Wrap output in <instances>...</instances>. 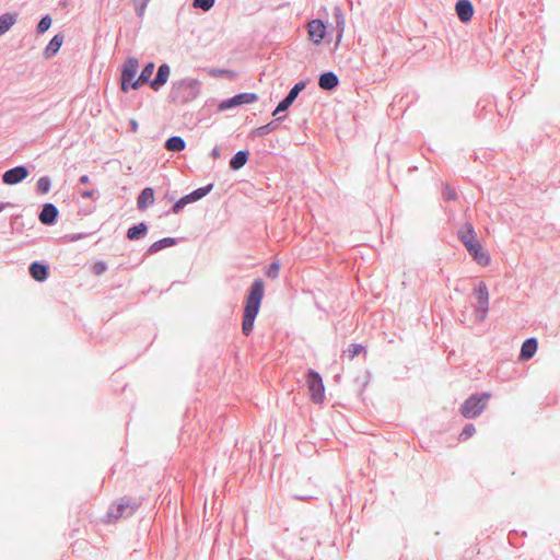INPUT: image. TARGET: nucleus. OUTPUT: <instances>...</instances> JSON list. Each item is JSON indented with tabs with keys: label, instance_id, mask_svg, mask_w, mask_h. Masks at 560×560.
<instances>
[{
	"label": "nucleus",
	"instance_id": "obj_30",
	"mask_svg": "<svg viewBox=\"0 0 560 560\" xmlns=\"http://www.w3.org/2000/svg\"><path fill=\"white\" fill-rule=\"evenodd\" d=\"M326 387H308L310 398L314 404L323 405L326 398Z\"/></svg>",
	"mask_w": 560,
	"mask_h": 560
},
{
	"label": "nucleus",
	"instance_id": "obj_27",
	"mask_svg": "<svg viewBox=\"0 0 560 560\" xmlns=\"http://www.w3.org/2000/svg\"><path fill=\"white\" fill-rule=\"evenodd\" d=\"M176 244H177V240L176 238L170 237V236L168 237H163V238L154 242L153 244H151L150 247L147 250V254L148 255H152V254H155V253L160 252L163 248L171 247V246H174Z\"/></svg>",
	"mask_w": 560,
	"mask_h": 560
},
{
	"label": "nucleus",
	"instance_id": "obj_12",
	"mask_svg": "<svg viewBox=\"0 0 560 560\" xmlns=\"http://www.w3.org/2000/svg\"><path fill=\"white\" fill-rule=\"evenodd\" d=\"M58 218L59 210L54 203L46 202L42 206V210L38 213V220L42 224L51 226L57 223Z\"/></svg>",
	"mask_w": 560,
	"mask_h": 560
},
{
	"label": "nucleus",
	"instance_id": "obj_48",
	"mask_svg": "<svg viewBox=\"0 0 560 560\" xmlns=\"http://www.w3.org/2000/svg\"><path fill=\"white\" fill-rule=\"evenodd\" d=\"M4 208H5V203L0 202V212H1V211H3V210H4Z\"/></svg>",
	"mask_w": 560,
	"mask_h": 560
},
{
	"label": "nucleus",
	"instance_id": "obj_33",
	"mask_svg": "<svg viewBox=\"0 0 560 560\" xmlns=\"http://www.w3.org/2000/svg\"><path fill=\"white\" fill-rule=\"evenodd\" d=\"M51 23H52L51 16L49 14L44 15L39 20V22H38V24L36 26V32L38 34H44L51 26Z\"/></svg>",
	"mask_w": 560,
	"mask_h": 560
},
{
	"label": "nucleus",
	"instance_id": "obj_28",
	"mask_svg": "<svg viewBox=\"0 0 560 560\" xmlns=\"http://www.w3.org/2000/svg\"><path fill=\"white\" fill-rule=\"evenodd\" d=\"M164 148L170 152H182L186 149V142L179 136H172L166 139Z\"/></svg>",
	"mask_w": 560,
	"mask_h": 560
},
{
	"label": "nucleus",
	"instance_id": "obj_39",
	"mask_svg": "<svg viewBox=\"0 0 560 560\" xmlns=\"http://www.w3.org/2000/svg\"><path fill=\"white\" fill-rule=\"evenodd\" d=\"M442 195L446 201H454L457 199L456 190L447 184L444 186Z\"/></svg>",
	"mask_w": 560,
	"mask_h": 560
},
{
	"label": "nucleus",
	"instance_id": "obj_45",
	"mask_svg": "<svg viewBox=\"0 0 560 560\" xmlns=\"http://www.w3.org/2000/svg\"><path fill=\"white\" fill-rule=\"evenodd\" d=\"M129 127L132 132H136L138 130V122L136 119L129 120Z\"/></svg>",
	"mask_w": 560,
	"mask_h": 560
},
{
	"label": "nucleus",
	"instance_id": "obj_20",
	"mask_svg": "<svg viewBox=\"0 0 560 560\" xmlns=\"http://www.w3.org/2000/svg\"><path fill=\"white\" fill-rule=\"evenodd\" d=\"M154 202V189L152 187H145L141 190L137 198V208L140 211L145 210L149 206Z\"/></svg>",
	"mask_w": 560,
	"mask_h": 560
},
{
	"label": "nucleus",
	"instance_id": "obj_15",
	"mask_svg": "<svg viewBox=\"0 0 560 560\" xmlns=\"http://www.w3.org/2000/svg\"><path fill=\"white\" fill-rule=\"evenodd\" d=\"M171 74V68L167 63L159 66L156 74L152 81H150V88L153 91H160L162 86L166 84Z\"/></svg>",
	"mask_w": 560,
	"mask_h": 560
},
{
	"label": "nucleus",
	"instance_id": "obj_47",
	"mask_svg": "<svg viewBox=\"0 0 560 560\" xmlns=\"http://www.w3.org/2000/svg\"><path fill=\"white\" fill-rule=\"evenodd\" d=\"M478 110H485L487 108V105H482L480 103L477 104Z\"/></svg>",
	"mask_w": 560,
	"mask_h": 560
},
{
	"label": "nucleus",
	"instance_id": "obj_40",
	"mask_svg": "<svg viewBox=\"0 0 560 560\" xmlns=\"http://www.w3.org/2000/svg\"><path fill=\"white\" fill-rule=\"evenodd\" d=\"M106 270H107V264L105 261H102V260L96 261L92 266V271L96 276H100V275L104 273Z\"/></svg>",
	"mask_w": 560,
	"mask_h": 560
},
{
	"label": "nucleus",
	"instance_id": "obj_37",
	"mask_svg": "<svg viewBox=\"0 0 560 560\" xmlns=\"http://www.w3.org/2000/svg\"><path fill=\"white\" fill-rule=\"evenodd\" d=\"M279 270H280V262L273 261L268 266L265 273L270 279H277L279 277Z\"/></svg>",
	"mask_w": 560,
	"mask_h": 560
},
{
	"label": "nucleus",
	"instance_id": "obj_31",
	"mask_svg": "<svg viewBox=\"0 0 560 560\" xmlns=\"http://www.w3.org/2000/svg\"><path fill=\"white\" fill-rule=\"evenodd\" d=\"M51 188V179L49 176L45 175L39 177L36 183V191L40 195H46L50 191Z\"/></svg>",
	"mask_w": 560,
	"mask_h": 560
},
{
	"label": "nucleus",
	"instance_id": "obj_22",
	"mask_svg": "<svg viewBox=\"0 0 560 560\" xmlns=\"http://www.w3.org/2000/svg\"><path fill=\"white\" fill-rule=\"evenodd\" d=\"M538 349V342L537 339L534 337L525 339V341L522 343L520 358L522 360H529L534 357Z\"/></svg>",
	"mask_w": 560,
	"mask_h": 560
},
{
	"label": "nucleus",
	"instance_id": "obj_5",
	"mask_svg": "<svg viewBox=\"0 0 560 560\" xmlns=\"http://www.w3.org/2000/svg\"><path fill=\"white\" fill-rule=\"evenodd\" d=\"M139 68L138 59L129 57L121 67L120 90L127 93L130 89L135 90L136 74Z\"/></svg>",
	"mask_w": 560,
	"mask_h": 560
},
{
	"label": "nucleus",
	"instance_id": "obj_25",
	"mask_svg": "<svg viewBox=\"0 0 560 560\" xmlns=\"http://www.w3.org/2000/svg\"><path fill=\"white\" fill-rule=\"evenodd\" d=\"M148 233V225L145 222H140L138 224H135L130 226L127 230L126 236L130 241L140 240L145 236Z\"/></svg>",
	"mask_w": 560,
	"mask_h": 560
},
{
	"label": "nucleus",
	"instance_id": "obj_41",
	"mask_svg": "<svg viewBox=\"0 0 560 560\" xmlns=\"http://www.w3.org/2000/svg\"><path fill=\"white\" fill-rule=\"evenodd\" d=\"M90 234L88 233H73L66 235V238H68L70 242H77L79 240L85 238Z\"/></svg>",
	"mask_w": 560,
	"mask_h": 560
},
{
	"label": "nucleus",
	"instance_id": "obj_21",
	"mask_svg": "<svg viewBox=\"0 0 560 560\" xmlns=\"http://www.w3.org/2000/svg\"><path fill=\"white\" fill-rule=\"evenodd\" d=\"M155 65L150 61L145 63L140 72V75L135 81V90H138L141 85L148 83L150 85L151 77L154 72Z\"/></svg>",
	"mask_w": 560,
	"mask_h": 560
},
{
	"label": "nucleus",
	"instance_id": "obj_10",
	"mask_svg": "<svg viewBox=\"0 0 560 560\" xmlns=\"http://www.w3.org/2000/svg\"><path fill=\"white\" fill-rule=\"evenodd\" d=\"M30 175V170L25 165H18L9 168L2 174V183L9 186L22 183Z\"/></svg>",
	"mask_w": 560,
	"mask_h": 560
},
{
	"label": "nucleus",
	"instance_id": "obj_16",
	"mask_svg": "<svg viewBox=\"0 0 560 560\" xmlns=\"http://www.w3.org/2000/svg\"><path fill=\"white\" fill-rule=\"evenodd\" d=\"M28 271H30L31 277L34 280H36L38 282H43L49 276V266L45 262L35 260V261L31 262V265L28 267Z\"/></svg>",
	"mask_w": 560,
	"mask_h": 560
},
{
	"label": "nucleus",
	"instance_id": "obj_4",
	"mask_svg": "<svg viewBox=\"0 0 560 560\" xmlns=\"http://www.w3.org/2000/svg\"><path fill=\"white\" fill-rule=\"evenodd\" d=\"M491 394L488 392L471 394L459 407L460 415L466 419H475L481 415L489 404Z\"/></svg>",
	"mask_w": 560,
	"mask_h": 560
},
{
	"label": "nucleus",
	"instance_id": "obj_9",
	"mask_svg": "<svg viewBox=\"0 0 560 560\" xmlns=\"http://www.w3.org/2000/svg\"><path fill=\"white\" fill-rule=\"evenodd\" d=\"M306 83L300 81L295 83L288 94L278 103L277 107L272 112V116H277L279 113L287 110L298 98L299 94L305 89Z\"/></svg>",
	"mask_w": 560,
	"mask_h": 560
},
{
	"label": "nucleus",
	"instance_id": "obj_13",
	"mask_svg": "<svg viewBox=\"0 0 560 560\" xmlns=\"http://www.w3.org/2000/svg\"><path fill=\"white\" fill-rule=\"evenodd\" d=\"M455 11L458 20L463 23L470 22L475 13V9L470 0H457L455 3Z\"/></svg>",
	"mask_w": 560,
	"mask_h": 560
},
{
	"label": "nucleus",
	"instance_id": "obj_7",
	"mask_svg": "<svg viewBox=\"0 0 560 560\" xmlns=\"http://www.w3.org/2000/svg\"><path fill=\"white\" fill-rule=\"evenodd\" d=\"M213 184H208L203 187H199L195 190H192L191 192L180 197L177 201L174 202V205L172 206V212L174 213H178L180 212L185 206H187L188 203H192V202H196L200 199H202L203 197H206L212 189H213Z\"/></svg>",
	"mask_w": 560,
	"mask_h": 560
},
{
	"label": "nucleus",
	"instance_id": "obj_3",
	"mask_svg": "<svg viewBox=\"0 0 560 560\" xmlns=\"http://www.w3.org/2000/svg\"><path fill=\"white\" fill-rule=\"evenodd\" d=\"M142 503L143 499L141 497L124 495L108 506L104 522L113 524L119 518L129 517L136 513Z\"/></svg>",
	"mask_w": 560,
	"mask_h": 560
},
{
	"label": "nucleus",
	"instance_id": "obj_17",
	"mask_svg": "<svg viewBox=\"0 0 560 560\" xmlns=\"http://www.w3.org/2000/svg\"><path fill=\"white\" fill-rule=\"evenodd\" d=\"M457 236L465 247L468 246L469 243L472 244L478 241L474 225L470 222H466L458 229Z\"/></svg>",
	"mask_w": 560,
	"mask_h": 560
},
{
	"label": "nucleus",
	"instance_id": "obj_35",
	"mask_svg": "<svg viewBox=\"0 0 560 560\" xmlns=\"http://www.w3.org/2000/svg\"><path fill=\"white\" fill-rule=\"evenodd\" d=\"M135 5L137 16L142 18L150 0H131Z\"/></svg>",
	"mask_w": 560,
	"mask_h": 560
},
{
	"label": "nucleus",
	"instance_id": "obj_23",
	"mask_svg": "<svg viewBox=\"0 0 560 560\" xmlns=\"http://www.w3.org/2000/svg\"><path fill=\"white\" fill-rule=\"evenodd\" d=\"M332 18L335 21V28L337 31L336 38L340 42L346 27V20L342 10L339 7H335L332 11Z\"/></svg>",
	"mask_w": 560,
	"mask_h": 560
},
{
	"label": "nucleus",
	"instance_id": "obj_38",
	"mask_svg": "<svg viewBox=\"0 0 560 560\" xmlns=\"http://www.w3.org/2000/svg\"><path fill=\"white\" fill-rule=\"evenodd\" d=\"M364 350V347L361 343H351L347 349L348 357L350 359L355 358Z\"/></svg>",
	"mask_w": 560,
	"mask_h": 560
},
{
	"label": "nucleus",
	"instance_id": "obj_26",
	"mask_svg": "<svg viewBox=\"0 0 560 560\" xmlns=\"http://www.w3.org/2000/svg\"><path fill=\"white\" fill-rule=\"evenodd\" d=\"M249 151L241 150L236 152L230 160V168L233 171L241 170L248 161Z\"/></svg>",
	"mask_w": 560,
	"mask_h": 560
},
{
	"label": "nucleus",
	"instance_id": "obj_24",
	"mask_svg": "<svg viewBox=\"0 0 560 560\" xmlns=\"http://www.w3.org/2000/svg\"><path fill=\"white\" fill-rule=\"evenodd\" d=\"M63 35L61 33L56 34L47 44L44 55L46 58H51L59 51L62 43H63Z\"/></svg>",
	"mask_w": 560,
	"mask_h": 560
},
{
	"label": "nucleus",
	"instance_id": "obj_34",
	"mask_svg": "<svg viewBox=\"0 0 560 560\" xmlns=\"http://www.w3.org/2000/svg\"><path fill=\"white\" fill-rule=\"evenodd\" d=\"M476 432V428L472 423H466L463 428L462 432L459 433V441H467L469 438H471Z\"/></svg>",
	"mask_w": 560,
	"mask_h": 560
},
{
	"label": "nucleus",
	"instance_id": "obj_43",
	"mask_svg": "<svg viewBox=\"0 0 560 560\" xmlns=\"http://www.w3.org/2000/svg\"><path fill=\"white\" fill-rule=\"evenodd\" d=\"M210 73L213 77H220V75H223V74H226V73H231L232 75H234L233 72H231L229 70H225V69H214Z\"/></svg>",
	"mask_w": 560,
	"mask_h": 560
},
{
	"label": "nucleus",
	"instance_id": "obj_2",
	"mask_svg": "<svg viewBox=\"0 0 560 560\" xmlns=\"http://www.w3.org/2000/svg\"><path fill=\"white\" fill-rule=\"evenodd\" d=\"M200 91L201 82L198 79L185 78L172 83L168 98L176 104H187L195 101Z\"/></svg>",
	"mask_w": 560,
	"mask_h": 560
},
{
	"label": "nucleus",
	"instance_id": "obj_36",
	"mask_svg": "<svg viewBox=\"0 0 560 560\" xmlns=\"http://www.w3.org/2000/svg\"><path fill=\"white\" fill-rule=\"evenodd\" d=\"M214 2L215 0H194L192 5L207 12L213 8Z\"/></svg>",
	"mask_w": 560,
	"mask_h": 560
},
{
	"label": "nucleus",
	"instance_id": "obj_6",
	"mask_svg": "<svg viewBox=\"0 0 560 560\" xmlns=\"http://www.w3.org/2000/svg\"><path fill=\"white\" fill-rule=\"evenodd\" d=\"M474 294L477 298V304L475 306L476 319L483 322L489 311V291L483 281H480L475 287Z\"/></svg>",
	"mask_w": 560,
	"mask_h": 560
},
{
	"label": "nucleus",
	"instance_id": "obj_44",
	"mask_svg": "<svg viewBox=\"0 0 560 560\" xmlns=\"http://www.w3.org/2000/svg\"><path fill=\"white\" fill-rule=\"evenodd\" d=\"M210 155H211L213 159H218V158H220V155H221L220 148H219L218 145H215V147L211 150Z\"/></svg>",
	"mask_w": 560,
	"mask_h": 560
},
{
	"label": "nucleus",
	"instance_id": "obj_46",
	"mask_svg": "<svg viewBox=\"0 0 560 560\" xmlns=\"http://www.w3.org/2000/svg\"><path fill=\"white\" fill-rule=\"evenodd\" d=\"M79 182L81 184H88L90 182V177L89 175H82L80 178H79Z\"/></svg>",
	"mask_w": 560,
	"mask_h": 560
},
{
	"label": "nucleus",
	"instance_id": "obj_8",
	"mask_svg": "<svg viewBox=\"0 0 560 560\" xmlns=\"http://www.w3.org/2000/svg\"><path fill=\"white\" fill-rule=\"evenodd\" d=\"M256 101H258V95L256 93L242 92L220 102L218 109L220 112H224L241 105L255 103Z\"/></svg>",
	"mask_w": 560,
	"mask_h": 560
},
{
	"label": "nucleus",
	"instance_id": "obj_29",
	"mask_svg": "<svg viewBox=\"0 0 560 560\" xmlns=\"http://www.w3.org/2000/svg\"><path fill=\"white\" fill-rule=\"evenodd\" d=\"M16 13H4L0 15V36L5 34L16 22Z\"/></svg>",
	"mask_w": 560,
	"mask_h": 560
},
{
	"label": "nucleus",
	"instance_id": "obj_1",
	"mask_svg": "<svg viewBox=\"0 0 560 560\" xmlns=\"http://www.w3.org/2000/svg\"><path fill=\"white\" fill-rule=\"evenodd\" d=\"M265 293V283L262 279H255L252 283L245 299L242 332L249 336L254 329L255 319L259 313Z\"/></svg>",
	"mask_w": 560,
	"mask_h": 560
},
{
	"label": "nucleus",
	"instance_id": "obj_11",
	"mask_svg": "<svg viewBox=\"0 0 560 560\" xmlns=\"http://www.w3.org/2000/svg\"><path fill=\"white\" fill-rule=\"evenodd\" d=\"M307 32L311 40L318 45L325 38L327 27L320 19H313L307 23Z\"/></svg>",
	"mask_w": 560,
	"mask_h": 560
},
{
	"label": "nucleus",
	"instance_id": "obj_18",
	"mask_svg": "<svg viewBox=\"0 0 560 560\" xmlns=\"http://www.w3.org/2000/svg\"><path fill=\"white\" fill-rule=\"evenodd\" d=\"M339 78L332 71L323 72L318 79V85L322 90L332 91L339 85Z\"/></svg>",
	"mask_w": 560,
	"mask_h": 560
},
{
	"label": "nucleus",
	"instance_id": "obj_19",
	"mask_svg": "<svg viewBox=\"0 0 560 560\" xmlns=\"http://www.w3.org/2000/svg\"><path fill=\"white\" fill-rule=\"evenodd\" d=\"M285 116L283 117H277L276 119L269 121L268 124L266 125H262L258 128H255L250 131L249 136L255 138V137H264V136H267L273 131H276L279 127H280V121L284 118Z\"/></svg>",
	"mask_w": 560,
	"mask_h": 560
},
{
	"label": "nucleus",
	"instance_id": "obj_14",
	"mask_svg": "<svg viewBox=\"0 0 560 560\" xmlns=\"http://www.w3.org/2000/svg\"><path fill=\"white\" fill-rule=\"evenodd\" d=\"M469 255L480 265L488 266L491 261L489 254H487L479 241L466 246Z\"/></svg>",
	"mask_w": 560,
	"mask_h": 560
},
{
	"label": "nucleus",
	"instance_id": "obj_32",
	"mask_svg": "<svg viewBox=\"0 0 560 560\" xmlns=\"http://www.w3.org/2000/svg\"><path fill=\"white\" fill-rule=\"evenodd\" d=\"M305 377H306L305 385H323L322 375L313 369H308L305 372Z\"/></svg>",
	"mask_w": 560,
	"mask_h": 560
},
{
	"label": "nucleus",
	"instance_id": "obj_42",
	"mask_svg": "<svg viewBox=\"0 0 560 560\" xmlns=\"http://www.w3.org/2000/svg\"><path fill=\"white\" fill-rule=\"evenodd\" d=\"M98 195L97 190H94V189H89V190H83L81 196L83 198H95L96 196Z\"/></svg>",
	"mask_w": 560,
	"mask_h": 560
}]
</instances>
